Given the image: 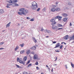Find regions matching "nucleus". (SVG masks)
Returning a JSON list of instances; mask_svg holds the SVG:
<instances>
[{"label": "nucleus", "mask_w": 74, "mask_h": 74, "mask_svg": "<svg viewBox=\"0 0 74 74\" xmlns=\"http://www.w3.org/2000/svg\"><path fill=\"white\" fill-rule=\"evenodd\" d=\"M62 15L63 16H64V17H66V16H68V15L66 13H63L62 14Z\"/></svg>", "instance_id": "9d476101"}, {"label": "nucleus", "mask_w": 74, "mask_h": 74, "mask_svg": "<svg viewBox=\"0 0 74 74\" xmlns=\"http://www.w3.org/2000/svg\"><path fill=\"white\" fill-rule=\"evenodd\" d=\"M53 44H55L56 43V42L55 41H53Z\"/></svg>", "instance_id": "8fccbe9b"}, {"label": "nucleus", "mask_w": 74, "mask_h": 74, "mask_svg": "<svg viewBox=\"0 0 74 74\" xmlns=\"http://www.w3.org/2000/svg\"><path fill=\"white\" fill-rule=\"evenodd\" d=\"M34 6H31V8L33 10H36V8L34 7Z\"/></svg>", "instance_id": "a211bd4d"}, {"label": "nucleus", "mask_w": 74, "mask_h": 74, "mask_svg": "<svg viewBox=\"0 0 74 74\" xmlns=\"http://www.w3.org/2000/svg\"><path fill=\"white\" fill-rule=\"evenodd\" d=\"M31 54H33V55H34V51H32L31 52Z\"/></svg>", "instance_id": "58836bf2"}, {"label": "nucleus", "mask_w": 74, "mask_h": 74, "mask_svg": "<svg viewBox=\"0 0 74 74\" xmlns=\"http://www.w3.org/2000/svg\"><path fill=\"white\" fill-rule=\"evenodd\" d=\"M6 1L9 3H12V1L11 0H7Z\"/></svg>", "instance_id": "2eb2a0df"}, {"label": "nucleus", "mask_w": 74, "mask_h": 74, "mask_svg": "<svg viewBox=\"0 0 74 74\" xmlns=\"http://www.w3.org/2000/svg\"><path fill=\"white\" fill-rule=\"evenodd\" d=\"M26 18L27 19H30V17H27Z\"/></svg>", "instance_id": "603ef678"}, {"label": "nucleus", "mask_w": 74, "mask_h": 74, "mask_svg": "<svg viewBox=\"0 0 74 74\" xmlns=\"http://www.w3.org/2000/svg\"><path fill=\"white\" fill-rule=\"evenodd\" d=\"M58 17L59 16H58L56 17H53L52 19L50 20V22H55V20H56V19H58Z\"/></svg>", "instance_id": "f03ea898"}, {"label": "nucleus", "mask_w": 74, "mask_h": 74, "mask_svg": "<svg viewBox=\"0 0 74 74\" xmlns=\"http://www.w3.org/2000/svg\"><path fill=\"white\" fill-rule=\"evenodd\" d=\"M53 66H57V64H53Z\"/></svg>", "instance_id": "bf43d9fd"}, {"label": "nucleus", "mask_w": 74, "mask_h": 74, "mask_svg": "<svg viewBox=\"0 0 74 74\" xmlns=\"http://www.w3.org/2000/svg\"><path fill=\"white\" fill-rule=\"evenodd\" d=\"M46 67H47L48 68L49 67H48V65H46Z\"/></svg>", "instance_id": "e2e57ef3"}, {"label": "nucleus", "mask_w": 74, "mask_h": 74, "mask_svg": "<svg viewBox=\"0 0 74 74\" xmlns=\"http://www.w3.org/2000/svg\"><path fill=\"white\" fill-rule=\"evenodd\" d=\"M58 19L59 21H60L61 19H62V17L60 16H58Z\"/></svg>", "instance_id": "b1692460"}, {"label": "nucleus", "mask_w": 74, "mask_h": 74, "mask_svg": "<svg viewBox=\"0 0 74 74\" xmlns=\"http://www.w3.org/2000/svg\"><path fill=\"white\" fill-rule=\"evenodd\" d=\"M57 59H58L57 57H56V60H55V61H56V60H57Z\"/></svg>", "instance_id": "13d9d810"}, {"label": "nucleus", "mask_w": 74, "mask_h": 74, "mask_svg": "<svg viewBox=\"0 0 74 74\" xmlns=\"http://www.w3.org/2000/svg\"><path fill=\"white\" fill-rule=\"evenodd\" d=\"M30 50L28 49L26 51V53L27 55L29 54V53H30Z\"/></svg>", "instance_id": "dca6fc26"}, {"label": "nucleus", "mask_w": 74, "mask_h": 74, "mask_svg": "<svg viewBox=\"0 0 74 74\" xmlns=\"http://www.w3.org/2000/svg\"><path fill=\"white\" fill-rule=\"evenodd\" d=\"M4 48H0V50H2V49H4Z\"/></svg>", "instance_id": "6e6d98bb"}, {"label": "nucleus", "mask_w": 74, "mask_h": 74, "mask_svg": "<svg viewBox=\"0 0 74 74\" xmlns=\"http://www.w3.org/2000/svg\"><path fill=\"white\" fill-rule=\"evenodd\" d=\"M65 66H66V68L67 69H68V68H67V65H65Z\"/></svg>", "instance_id": "052dcab7"}, {"label": "nucleus", "mask_w": 74, "mask_h": 74, "mask_svg": "<svg viewBox=\"0 0 74 74\" xmlns=\"http://www.w3.org/2000/svg\"><path fill=\"white\" fill-rule=\"evenodd\" d=\"M30 66H32V64H30L27 66V67H30Z\"/></svg>", "instance_id": "f704fd0d"}, {"label": "nucleus", "mask_w": 74, "mask_h": 74, "mask_svg": "<svg viewBox=\"0 0 74 74\" xmlns=\"http://www.w3.org/2000/svg\"><path fill=\"white\" fill-rule=\"evenodd\" d=\"M63 47V46L62 45L61 46H60V49H62V47Z\"/></svg>", "instance_id": "c03bdc74"}, {"label": "nucleus", "mask_w": 74, "mask_h": 74, "mask_svg": "<svg viewBox=\"0 0 74 74\" xmlns=\"http://www.w3.org/2000/svg\"><path fill=\"white\" fill-rule=\"evenodd\" d=\"M0 13H1V14H3V13H4V10H3V9L0 10Z\"/></svg>", "instance_id": "f8f14e48"}, {"label": "nucleus", "mask_w": 74, "mask_h": 74, "mask_svg": "<svg viewBox=\"0 0 74 74\" xmlns=\"http://www.w3.org/2000/svg\"><path fill=\"white\" fill-rule=\"evenodd\" d=\"M18 62L19 63H21V64H25V63H24L23 61L21 60H19Z\"/></svg>", "instance_id": "9b49d317"}, {"label": "nucleus", "mask_w": 74, "mask_h": 74, "mask_svg": "<svg viewBox=\"0 0 74 74\" xmlns=\"http://www.w3.org/2000/svg\"><path fill=\"white\" fill-rule=\"evenodd\" d=\"M30 21H34V19L33 18H32L31 19H30Z\"/></svg>", "instance_id": "79ce46f5"}, {"label": "nucleus", "mask_w": 74, "mask_h": 74, "mask_svg": "<svg viewBox=\"0 0 74 74\" xmlns=\"http://www.w3.org/2000/svg\"><path fill=\"white\" fill-rule=\"evenodd\" d=\"M19 49V46H17L16 48L14 50L15 51H16L17 50V49Z\"/></svg>", "instance_id": "412c9836"}, {"label": "nucleus", "mask_w": 74, "mask_h": 74, "mask_svg": "<svg viewBox=\"0 0 74 74\" xmlns=\"http://www.w3.org/2000/svg\"><path fill=\"white\" fill-rule=\"evenodd\" d=\"M56 11H60V9L59 8H57L56 9Z\"/></svg>", "instance_id": "6ab92c4d"}, {"label": "nucleus", "mask_w": 74, "mask_h": 74, "mask_svg": "<svg viewBox=\"0 0 74 74\" xmlns=\"http://www.w3.org/2000/svg\"><path fill=\"white\" fill-rule=\"evenodd\" d=\"M40 10V8H39L37 10V11H39Z\"/></svg>", "instance_id": "de8ad7c7"}, {"label": "nucleus", "mask_w": 74, "mask_h": 74, "mask_svg": "<svg viewBox=\"0 0 74 74\" xmlns=\"http://www.w3.org/2000/svg\"><path fill=\"white\" fill-rule=\"evenodd\" d=\"M67 20V18L65 17L63 18V21H64V22H66Z\"/></svg>", "instance_id": "f3484780"}, {"label": "nucleus", "mask_w": 74, "mask_h": 74, "mask_svg": "<svg viewBox=\"0 0 74 74\" xmlns=\"http://www.w3.org/2000/svg\"><path fill=\"white\" fill-rule=\"evenodd\" d=\"M59 47H60V43H58L56 45V47H54V48H56Z\"/></svg>", "instance_id": "1a4fd4ad"}, {"label": "nucleus", "mask_w": 74, "mask_h": 74, "mask_svg": "<svg viewBox=\"0 0 74 74\" xmlns=\"http://www.w3.org/2000/svg\"><path fill=\"white\" fill-rule=\"evenodd\" d=\"M41 74H44V73H41Z\"/></svg>", "instance_id": "774afa93"}, {"label": "nucleus", "mask_w": 74, "mask_h": 74, "mask_svg": "<svg viewBox=\"0 0 74 74\" xmlns=\"http://www.w3.org/2000/svg\"><path fill=\"white\" fill-rule=\"evenodd\" d=\"M51 71L52 72H53V68L51 70Z\"/></svg>", "instance_id": "338daca9"}, {"label": "nucleus", "mask_w": 74, "mask_h": 74, "mask_svg": "<svg viewBox=\"0 0 74 74\" xmlns=\"http://www.w3.org/2000/svg\"><path fill=\"white\" fill-rule=\"evenodd\" d=\"M56 52H60V51L59 50H55Z\"/></svg>", "instance_id": "ea45409f"}, {"label": "nucleus", "mask_w": 74, "mask_h": 74, "mask_svg": "<svg viewBox=\"0 0 74 74\" xmlns=\"http://www.w3.org/2000/svg\"><path fill=\"white\" fill-rule=\"evenodd\" d=\"M24 52H25V50H23L20 51V53L21 54H22V53H23Z\"/></svg>", "instance_id": "5701e85b"}, {"label": "nucleus", "mask_w": 74, "mask_h": 74, "mask_svg": "<svg viewBox=\"0 0 74 74\" xmlns=\"http://www.w3.org/2000/svg\"><path fill=\"white\" fill-rule=\"evenodd\" d=\"M32 6L31 7H36L37 8L38 6H37V3L36 2L34 1L32 3Z\"/></svg>", "instance_id": "7ed1b4c3"}, {"label": "nucleus", "mask_w": 74, "mask_h": 74, "mask_svg": "<svg viewBox=\"0 0 74 74\" xmlns=\"http://www.w3.org/2000/svg\"><path fill=\"white\" fill-rule=\"evenodd\" d=\"M24 12H25V14L23 15H26V14H28V13H29V11H28L27 10H24Z\"/></svg>", "instance_id": "423d86ee"}, {"label": "nucleus", "mask_w": 74, "mask_h": 74, "mask_svg": "<svg viewBox=\"0 0 74 74\" xmlns=\"http://www.w3.org/2000/svg\"><path fill=\"white\" fill-rule=\"evenodd\" d=\"M74 41H73V42H72L71 43V44H73V43H74Z\"/></svg>", "instance_id": "69168bd1"}, {"label": "nucleus", "mask_w": 74, "mask_h": 74, "mask_svg": "<svg viewBox=\"0 0 74 74\" xmlns=\"http://www.w3.org/2000/svg\"><path fill=\"white\" fill-rule=\"evenodd\" d=\"M33 40L34 42L35 43H36V42H37V40H36V39L35 38H34V37H33Z\"/></svg>", "instance_id": "4468645a"}, {"label": "nucleus", "mask_w": 74, "mask_h": 74, "mask_svg": "<svg viewBox=\"0 0 74 74\" xmlns=\"http://www.w3.org/2000/svg\"><path fill=\"white\" fill-rule=\"evenodd\" d=\"M19 11L20 12H22L23 15H25V13L24 12V11H25V8H21L19 9Z\"/></svg>", "instance_id": "20e7f679"}, {"label": "nucleus", "mask_w": 74, "mask_h": 74, "mask_svg": "<svg viewBox=\"0 0 74 74\" xmlns=\"http://www.w3.org/2000/svg\"><path fill=\"white\" fill-rule=\"evenodd\" d=\"M63 29V28H59L58 29V30H60V29Z\"/></svg>", "instance_id": "5fc2aeb1"}, {"label": "nucleus", "mask_w": 74, "mask_h": 74, "mask_svg": "<svg viewBox=\"0 0 74 74\" xmlns=\"http://www.w3.org/2000/svg\"><path fill=\"white\" fill-rule=\"evenodd\" d=\"M36 65H38V62H36L35 63Z\"/></svg>", "instance_id": "37998d69"}, {"label": "nucleus", "mask_w": 74, "mask_h": 74, "mask_svg": "<svg viewBox=\"0 0 74 74\" xmlns=\"http://www.w3.org/2000/svg\"><path fill=\"white\" fill-rule=\"evenodd\" d=\"M44 30V29L42 28L41 29V32H43V31Z\"/></svg>", "instance_id": "09e8293b"}, {"label": "nucleus", "mask_w": 74, "mask_h": 74, "mask_svg": "<svg viewBox=\"0 0 74 74\" xmlns=\"http://www.w3.org/2000/svg\"><path fill=\"white\" fill-rule=\"evenodd\" d=\"M20 46L21 47H23V45H24V44H20Z\"/></svg>", "instance_id": "72a5a7b5"}, {"label": "nucleus", "mask_w": 74, "mask_h": 74, "mask_svg": "<svg viewBox=\"0 0 74 74\" xmlns=\"http://www.w3.org/2000/svg\"><path fill=\"white\" fill-rule=\"evenodd\" d=\"M23 60L24 61H26V60H27V57L25 56Z\"/></svg>", "instance_id": "393cba45"}, {"label": "nucleus", "mask_w": 74, "mask_h": 74, "mask_svg": "<svg viewBox=\"0 0 74 74\" xmlns=\"http://www.w3.org/2000/svg\"><path fill=\"white\" fill-rule=\"evenodd\" d=\"M58 27H62V25H61V24H58V25H57Z\"/></svg>", "instance_id": "bb28decb"}, {"label": "nucleus", "mask_w": 74, "mask_h": 74, "mask_svg": "<svg viewBox=\"0 0 74 74\" xmlns=\"http://www.w3.org/2000/svg\"><path fill=\"white\" fill-rule=\"evenodd\" d=\"M30 49L32 50H33V51H34L36 49V46H34L33 47H31Z\"/></svg>", "instance_id": "0eeeda50"}, {"label": "nucleus", "mask_w": 74, "mask_h": 74, "mask_svg": "<svg viewBox=\"0 0 74 74\" xmlns=\"http://www.w3.org/2000/svg\"><path fill=\"white\" fill-rule=\"evenodd\" d=\"M30 60H29L26 63V64L27 65L28 64H29V63H30Z\"/></svg>", "instance_id": "2f4dec72"}, {"label": "nucleus", "mask_w": 74, "mask_h": 74, "mask_svg": "<svg viewBox=\"0 0 74 74\" xmlns=\"http://www.w3.org/2000/svg\"><path fill=\"white\" fill-rule=\"evenodd\" d=\"M56 23V22H52L51 23V25L53 26L52 27V29H54V30H56L58 29V27L56 26H54L55 24Z\"/></svg>", "instance_id": "f257e3e1"}, {"label": "nucleus", "mask_w": 74, "mask_h": 74, "mask_svg": "<svg viewBox=\"0 0 74 74\" xmlns=\"http://www.w3.org/2000/svg\"><path fill=\"white\" fill-rule=\"evenodd\" d=\"M19 59H20L19 58H17V62H18V61H19Z\"/></svg>", "instance_id": "49530a36"}, {"label": "nucleus", "mask_w": 74, "mask_h": 74, "mask_svg": "<svg viewBox=\"0 0 74 74\" xmlns=\"http://www.w3.org/2000/svg\"><path fill=\"white\" fill-rule=\"evenodd\" d=\"M70 26H72V25L71 24V23L70 22Z\"/></svg>", "instance_id": "680f3d73"}, {"label": "nucleus", "mask_w": 74, "mask_h": 74, "mask_svg": "<svg viewBox=\"0 0 74 74\" xmlns=\"http://www.w3.org/2000/svg\"><path fill=\"white\" fill-rule=\"evenodd\" d=\"M4 44V42H2L0 43V45H2V44Z\"/></svg>", "instance_id": "a19ab883"}, {"label": "nucleus", "mask_w": 74, "mask_h": 74, "mask_svg": "<svg viewBox=\"0 0 74 74\" xmlns=\"http://www.w3.org/2000/svg\"><path fill=\"white\" fill-rule=\"evenodd\" d=\"M18 5H19L17 3H15V6H18Z\"/></svg>", "instance_id": "a18cd8bd"}, {"label": "nucleus", "mask_w": 74, "mask_h": 74, "mask_svg": "<svg viewBox=\"0 0 74 74\" xmlns=\"http://www.w3.org/2000/svg\"><path fill=\"white\" fill-rule=\"evenodd\" d=\"M71 64L72 67L74 68V64H73L72 62H71Z\"/></svg>", "instance_id": "7c9ffc66"}, {"label": "nucleus", "mask_w": 74, "mask_h": 74, "mask_svg": "<svg viewBox=\"0 0 74 74\" xmlns=\"http://www.w3.org/2000/svg\"><path fill=\"white\" fill-rule=\"evenodd\" d=\"M43 11H46V8H44L42 10Z\"/></svg>", "instance_id": "4c0bfd02"}, {"label": "nucleus", "mask_w": 74, "mask_h": 74, "mask_svg": "<svg viewBox=\"0 0 74 74\" xmlns=\"http://www.w3.org/2000/svg\"><path fill=\"white\" fill-rule=\"evenodd\" d=\"M16 66L18 68H21V67H20L18 65L16 64Z\"/></svg>", "instance_id": "c9c22d12"}, {"label": "nucleus", "mask_w": 74, "mask_h": 74, "mask_svg": "<svg viewBox=\"0 0 74 74\" xmlns=\"http://www.w3.org/2000/svg\"><path fill=\"white\" fill-rule=\"evenodd\" d=\"M11 5L12 7H14L15 6V3H13L11 4Z\"/></svg>", "instance_id": "473e14b6"}, {"label": "nucleus", "mask_w": 74, "mask_h": 74, "mask_svg": "<svg viewBox=\"0 0 74 74\" xmlns=\"http://www.w3.org/2000/svg\"><path fill=\"white\" fill-rule=\"evenodd\" d=\"M51 11L52 12H54V11H55V8H52L51 9Z\"/></svg>", "instance_id": "c756f323"}, {"label": "nucleus", "mask_w": 74, "mask_h": 74, "mask_svg": "<svg viewBox=\"0 0 74 74\" xmlns=\"http://www.w3.org/2000/svg\"><path fill=\"white\" fill-rule=\"evenodd\" d=\"M11 23V22H10L9 23H8V24L7 25H6V28L7 27H10V24Z\"/></svg>", "instance_id": "aec40b11"}, {"label": "nucleus", "mask_w": 74, "mask_h": 74, "mask_svg": "<svg viewBox=\"0 0 74 74\" xmlns=\"http://www.w3.org/2000/svg\"><path fill=\"white\" fill-rule=\"evenodd\" d=\"M9 6H11V4L9 3L7 4V6H6L7 8H10Z\"/></svg>", "instance_id": "ddd939ff"}, {"label": "nucleus", "mask_w": 74, "mask_h": 74, "mask_svg": "<svg viewBox=\"0 0 74 74\" xmlns=\"http://www.w3.org/2000/svg\"><path fill=\"white\" fill-rule=\"evenodd\" d=\"M45 31H46L48 33H51V31H49V30H48L47 29H45Z\"/></svg>", "instance_id": "4be33fe9"}, {"label": "nucleus", "mask_w": 74, "mask_h": 74, "mask_svg": "<svg viewBox=\"0 0 74 74\" xmlns=\"http://www.w3.org/2000/svg\"><path fill=\"white\" fill-rule=\"evenodd\" d=\"M18 14L20 15H22V14H23L22 12H18Z\"/></svg>", "instance_id": "cd10ccee"}, {"label": "nucleus", "mask_w": 74, "mask_h": 74, "mask_svg": "<svg viewBox=\"0 0 74 74\" xmlns=\"http://www.w3.org/2000/svg\"><path fill=\"white\" fill-rule=\"evenodd\" d=\"M12 3H16L18 1V0H12Z\"/></svg>", "instance_id": "a878e982"}, {"label": "nucleus", "mask_w": 74, "mask_h": 74, "mask_svg": "<svg viewBox=\"0 0 74 74\" xmlns=\"http://www.w3.org/2000/svg\"><path fill=\"white\" fill-rule=\"evenodd\" d=\"M36 69L37 70H39V69H40V68H39L38 66H37L36 67Z\"/></svg>", "instance_id": "864d4df0"}, {"label": "nucleus", "mask_w": 74, "mask_h": 74, "mask_svg": "<svg viewBox=\"0 0 74 74\" xmlns=\"http://www.w3.org/2000/svg\"><path fill=\"white\" fill-rule=\"evenodd\" d=\"M68 4L69 5H71V2H69Z\"/></svg>", "instance_id": "3c124183"}, {"label": "nucleus", "mask_w": 74, "mask_h": 74, "mask_svg": "<svg viewBox=\"0 0 74 74\" xmlns=\"http://www.w3.org/2000/svg\"><path fill=\"white\" fill-rule=\"evenodd\" d=\"M70 41H71V40H73V36L72 37H71L69 38Z\"/></svg>", "instance_id": "c85d7f7f"}, {"label": "nucleus", "mask_w": 74, "mask_h": 74, "mask_svg": "<svg viewBox=\"0 0 74 74\" xmlns=\"http://www.w3.org/2000/svg\"><path fill=\"white\" fill-rule=\"evenodd\" d=\"M53 8H55V7H56V6L55 5H53Z\"/></svg>", "instance_id": "4d7b16f0"}, {"label": "nucleus", "mask_w": 74, "mask_h": 74, "mask_svg": "<svg viewBox=\"0 0 74 74\" xmlns=\"http://www.w3.org/2000/svg\"><path fill=\"white\" fill-rule=\"evenodd\" d=\"M48 69L49 70V71L50 70V68H49V67L48 68Z\"/></svg>", "instance_id": "0e129e2a"}, {"label": "nucleus", "mask_w": 74, "mask_h": 74, "mask_svg": "<svg viewBox=\"0 0 74 74\" xmlns=\"http://www.w3.org/2000/svg\"><path fill=\"white\" fill-rule=\"evenodd\" d=\"M38 55L37 54H35L34 55L33 59H38Z\"/></svg>", "instance_id": "39448f33"}, {"label": "nucleus", "mask_w": 74, "mask_h": 74, "mask_svg": "<svg viewBox=\"0 0 74 74\" xmlns=\"http://www.w3.org/2000/svg\"><path fill=\"white\" fill-rule=\"evenodd\" d=\"M68 37H69V35H66L65 36H64L63 37V38L64 39V40H68Z\"/></svg>", "instance_id": "6e6552de"}, {"label": "nucleus", "mask_w": 74, "mask_h": 74, "mask_svg": "<svg viewBox=\"0 0 74 74\" xmlns=\"http://www.w3.org/2000/svg\"><path fill=\"white\" fill-rule=\"evenodd\" d=\"M23 74H28V73L27 72H23Z\"/></svg>", "instance_id": "e433bc0d"}]
</instances>
